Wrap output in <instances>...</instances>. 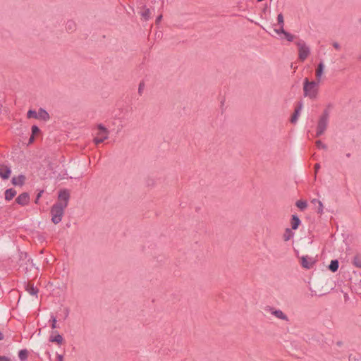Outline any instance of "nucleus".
Here are the masks:
<instances>
[{
  "mask_svg": "<svg viewBox=\"0 0 361 361\" xmlns=\"http://www.w3.org/2000/svg\"><path fill=\"white\" fill-rule=\"evenodd\" d=\"M70 198V192L67 190H60L58 200L51 209V221L54 224L61 222L63 216L64 209L67 207Z\"/></svg>",
  "mask_w": 361,
  "mask_h": 361,
  "instance_id": "1",
  "label": "nucleus"
},
{
  "mask_svg": "<svg viewBox=\"0 0 361 361\" xmlns=\"http://www.w3.org/2000/svg\"><path fill=\"white\" fill-rule=\"evenodd\" d=\"M319 85L317 81H310L307 78L304 79L303 92L305 97L311 99H315L319 93Z\"/></svg>",
  "mask_w": 361,
  "mask_h": 361,
  "instance_id": "2",
  "label": "nucleus"
},
{
  "mask_svg": "<svg viewBox=\"0 0 361 361\" xmlns=\"http://www.w3.org/2000/svg\"><path fill=\"white\" fill-rule=\"evenodd\" d=\"M298 59L301 61L306 60L310 54V47L303 41H299L296 43Z\"/></svg>",
  "mask_w": 361,
  "mask_h": 361,
  "instance_id": "3",
  "label": "nucleus"
},
{
  "mask_svg": "<svg viewBox=\"0 0 361 361\" xmlns=\"http://www.w3.org/2000/svg\"><path fill=\"white\" fill-rule=\"evenodd\" d=\"M329 116L326 112H324L319 117L317 126L316 135L317 137L324 133L328 126Z\"/></svg>",
  "mask_w": 361,
  "mask_h": 361,
  "instance_id": "4",
  "label": "nucleus"
},
{
  "mask_svg": "<svg viewBox=\"0 0 361 361\" xmlns=\"http://www.w3.org/2000/svg\"><path fill=\"white\" fill-rule=\"evenodd\" d=\"M109 137V131L103 126L99 125L97 128V133L94 138L95 145H99L106 140Z\"/></svg>",
  "mask_w": 361,
  "mask_h": 361,
  "instance_id": "5",
  "label": "nucleus"
},
{
  "mask_svg": "<svg viewBox=\"0 0 361 361\" xmlns=\"http://www.w3.org/2000/svg\"><path fill=\"white\" fill-rule=\"evenodd\" d=\"M301 266L307 269H312L316 262V259L314 257L309 256H302L300 258Z\"/></svg>",
  "mask_w": 361,
  "mask_h": 361,
  "instance_id": "6",
  "label": "nucleus"
},
{
  "mask_svg": "<svg viewBox=\"0 0 361 361\" xmlns=\"http://www.w3.org/2000/svg\"><path fill=\"white\" fill-rule=\"evenodd\" d=\"M268 312L275 317L283 320V321H288V318L287 315L281 310H277L273 307H269L267 309Z\"/></svg>",
  "mask_w": 361,
  "mask_h": 361,
  "instance_id": "7",
  "label": "nucleus"
},
{
  "mask_svg": "<svg viewBox=\"0 0 361 361\" xmlns=\"http://www.w3.org/2000/svg\"><path fill=\"white\" fill-rule=\"evenodd\" d=\"M324 68H325L324 63L323 62H320L318 64L317 68L315 70L316 80L318 82H320V81L322 80V78L323 74H324Z\"/></svg>",
  "mask_w": 361,
  "mask_h": 361,
  "instance_id": "8",
  "label": "nucleus"
},
{
  "mask_svg": "<svg viewBox=\"0 0 361 361\" xmlns=\"http://www.w3.org/2000/svg\"><path fill=\"white\" fill-rule=\"evenodd\" d=\"M29 200V196L27 193H22L16 199V201L18 204L24 206L28 204Z\"/></svg>",
  "mask_w": 361,
  "mask_h": 361,
  "instance_id": "9",
  "label": "nucleus"
},
{
  "mask_svg": "<svg viewBox=\"0 0 361 361\" xmlns=\"http://www.w3.org/2000/svg\"><path fill=\"white\" fill-rule=\"evenodd\" d=\"M11 175V170L5 165H0V176L4 179H7Z\"/></svg>",
  "mask_w": 361,
  "mask_h": 361,
  "instance_id": "10",
  "label": "nucleus"
},
{
  "mask_svg": "<svg viewBox=\"0 0 361 361\" xmlns=\"http://www.w3.org/2000/svg\"><path fill=\"white\" fill-rule=\"evenodd\" d=\"M49 341L51 342H54L58 344H61L63 339L59 334H58L57 332H53L49 337Z\"/></svg>",
  "mask_w": 361,
  "mask_h": 361,
  "instance_id": "11",
  "label": "nucleus"
},
{
  "mask_svg": "<svg viewBox=\"0 0 361 361\" xmlns=\"http://www.w3.org/2000/svg\"><path fill=\"white\" fill-rule=\"evenodd\" d=\"M25 177L23 175H20L12 178V183L16 186H21L24 184Z\"/></svg>",
  "mask_w": 361,
  "mask_h": 361,
  "instance_id": "12",
  "label": "nucleus"
},
{
  "mask_svg": "<svg viewBox=\"0 0 361 361\" xmlns=\"http://www.w3.org/2000/svg\"><path fill=\"white\" fill-rule=\"evenodd\" d=\"M37 119H40L43 121H48L49 119V114L44 109H40L37 111Z\"/></svg>",
  "mask_w": 361,
  "mask_h": 361,
  "instance_id": "13",
  "label": "nucleus"
},
{
  "mask_svg": "<svg viewBox=\"0 0 361 361\" xmlns=\"http://www.w3.org/2000/svg\"><path fill=\"white\" fill-rule=\"evenodd\" d=\"M300 224V220L295 215L292 216L291 227L293 229L296 230Z\"/></svg>",
  "mask_w": 361,
  "mask_h": 361,
  "instance_id": "14",
  "label": "nucleus"
},
{
  "mask_svg": "<svg viewBox=\"0 0 361 361\" xmlns=\"http://www.w3.org/2000/svg\"><path fill=\"white\" fill-rule=\"evenodd\" d=\"M16 195V190L13 189H8L5 192V198L6 200H11L15 197Z\"/></svg>",
  "mask_w": 361,
  "mask_h": 361,
  "instance_id": "15",
  "label": "nucleus"
},
{
  "mask_svg": "<svg viewBox=\"0 0 361 361\" xmlns=\"http://www.w3.org/2000/svg\"><path fill=\"white\" fill-rule=\"evenodd\" d=\"M329 269L332 272H336L338 269V260H332L329 266Z\"/></svg>",
  "mask_w": 361,
  "mask_h": 361,
  "instance_id": "16",
  "label": "nucleus"
},
{
  "mask_svg": "<svg viewBox=\"0 0 361 361\" xmlns=\"http://www.w3.org/2000/svg\"><path fill=\"white\" fill-rule=\"evenodd\" d=\"M151 12L150 10L146 7H144L142 8V11L141 12V16L145 20H148L150 17Z\"/></svg>",
  "mask_w": 361,
  "mask_h": 361,
  "instance_id": "17",
  "label": "nucleus"
},
{
  "mask_svg": "<svg viewBox=\"0 0 361 361\" xmlns=\"http://www.w3.org/2000/svg\"><path fill=\"white\" fill-rule=\"evenodd\" d=\"M312 203L317 204V212L319 214H322L324 208L322 202L320 200L314 199L312 201Z\"/></svg>",
  "mask_w": 361,
  "mask_h": 361,
  "instance_id": "18",
  "label": "nucleus"
},
{
  "mask_svg": "<svg viewBox=\"0 0 361 361\" xmlns=\"http://www.w3.org/2000/svg\"><path fill=\"white\" fill-rule=\"evenodd\" d=\"M295 204L301 210L305 209L307 207V202L305 200H298L296 202Z\"/></svg>",
  "mask_w": 361,
  "mask_h": 361,
  "instance_id": "19",
  "label": "nucleus"
},
{
  "mask_svg": "<svg viewBox=\"0 0 361 361\" xmlns=\"http://www.w3.org/2000/svg\"><path fill=\"white\" fill-rule=\"evenodd\" d=\"M300 107H299L298 109H295V113H294V114L293 115V116H292V118L290 119L291 123H295L297 122L298 118V117L300 116Z\"/></svg>",
  "mask_w": 361,
  "mask_h": 361,
  "instance_id": "20",
  "label": "nucleus"
},
{
  "mask_svg": "<svg viewBox=\"0 0 361 361\" xmlns=\"http://www.w3.org/2000/svg\"><path fill=\"white\" fill-rule=\"evenodd\" d=\"M27 291L32 295H35L37 293V290L31 285L27 286Z\"/></svg>",
  "mask_w": 361,
  "mask_h": 361,
  "instance_id": "21",
  "label": "nucleus"
},
{
  "mask_svg": "<svg viewBox=\"0 0 361 361\" xmlns=\"http://www.w3.org/2000/svg\"><path fill=\"white\" fill-rule=\"evenodd\" d=\"M293 237V233L290 229H287L283 235V240L285 241H288Z\"/></svg>",
  "mask_w": 361,
  "mask_h": 361,
  "instance_id": "22",
  "label": "nucleus"
},
{
  "mask_svg": "<svg viewBox=\"0 0 361 361\" xmlns=\"http://www.w3.org/2000/svg\"><path fill=\"white\" fill-rule=\"evenodd\" d=\"M283 36L285 39H286L288 42H292L294 39V35L292 34L285 31L283 34Z\"/></svg>",
  "mask_w": 361,
  "mask_h": 361,
  "instance_id": "23",
  "label": "nucleus"
},
{
  "mask_svg": "<svg viewBox=\"0 0 361 361\" xmlns=\"http://www.w3.org/2000/svg\"><path fill=\"white\" fill-rule=\"evenodd\" d=\"M27 116L28 118H34L37 119V112L34 110H29Z\"/></svg>",
  "mask_w": 361,
  "mask_h": 361,
  "instance_id": "24",
  "label": "nucleus"
},
{
  "mask_svg": "<svg viewBox=\"0 0 361 361\" xmlns=\"http://www.w3.org/2000/svg\"><path fill=\"white\" fill-rule=\"evenodd\" d=\"M278 25L284 26V18L281 13H279L277 16Z\"/></svg>",
  "mask_w": 361,
  "mask_h": 361,
  "instance_id": "25",
  "label": "nucleus"
},
{
  "mask_svg": "<svg viewBox=\"0 0 361 361\" xmlns=\"http://www.w3.org/2000/svg\"><path fill=\"white\" fill-rule=\"evenodd\" d=\"M18 356L20 360H25L27 356V351L26 350H21L18 353Z\"/></svg>",
  "mask_w": 361,
  "mask_h": 361,
  "instance_id": "26",
  "label": "nucleus"
},
{
  "mask_svg": "<svg viewBox=\"0 0 361 361\" xmlns=\"http://www.w3.org/2000/svg\"><path fill=\"white\" fill-rule=\"evenodd\" d=\"M286 30L283 29V26L279 25V28L274 29V32L278 35H283Z\"/></svg>",
  "mask_w": 361,
  "mask_h": 361,
  "instance_id": "27",
  "label": "nucleus"
},
{
  "mask_svg": "<svg viewBox=\"0 0 361 361\" xmlns=\"http://www.w3.org/2000/svg\"><path fill=\"white\" fill-rule=\"evenodd\" d=\"M39 133V128L37 126H33L32 127V135L35 136V135H37Z\"/></svg>",
  "mask_w": 361,
  "mask_h": 361,
  "instance_id": "28",
  "label": "nucleus"
},
{
  "mask_svg": "<svg viewBox=\"0 0 361 361\" xmlns=\"http://www.w3.org/2000/svg\"><path fill=\"white\" fill-rule=\"evenodd\" d=\"M353 263L357 267H361V258L355 257Z\"/></svg>",
  "mask_w": 361,
  "mask_h": 361,
  "instance_id": "29",
  "label": "nucleus"
},
{
  "mask_svg": "<svg viewBox=\"0 0 361 361\" xmlns=\"http://www.w3.org/2000/svg\"><path fill=\"white\" fill-rule=\"evenodd\" d=\"M316 145L319 149H325L326 146L324 144H323L320 140H318L316 142Z\"/></svg>",
  "mask_w": 361,
  "mask_h": 361,
  "instance_id": "30",
  "label": "nucleus"
},
{
  "mask_svg": "<svg viewBox=\"0 0 361 361\" xmlns=\"http://www.w3.org/2000/svg\"><path fill=\"white\" fill-rule=\"evenodd\" d=\"M51 328L52 329H56L57 328V325H56V318L54 317H52L51 319Z\"/></svg>",
  "mask_w": 361,
  "mask_h": 361,
  "instance_id": "31",
  "label": "nucleus"
},
{
  "mask_svg": "<svg viewBox=\"0 0 361 361\" xmlns=\"http://www.w3.org/2000/svg\"><path fill=\"white\" fill-rule=\"evenodd\" d=\"M333 47H334L336 49H340V44H339L338 42H334V43H333Z\"/></svg>",
  "mask_w": 361,
  "mask_h": 361,
  "instance_id": "32",
  "label": "nucleus"
},
{
  "mask_svg": "<svg viewBox=\"0 0 361 361\" xmlns=\"http://www.w3.org/2000/svg\"><path fill=\"white\" fill-rule=\"evenodd\" d=\"M0 361H10L8 357L0 356Z\"/></svg>",
  "mask_w": 361,
  "mask_h": 361,
  "instance_id": "33",
  "label": "nucleus"
},
{
  "mask_svg": "<svg viewBox=\"0 0 361 361\" xmlns=\"http://www.w3.org/2000/svg\"><path fill=\"white\" fill-rule=\"evenodd\" d=\"M319 168H320V166H319V164H315V166H314L315 173H317V172L318 171V170L319 169Z\"/></svg>",
  "mask_w": 361,
  "mask_h": 361,
  "instance_id": "34",
  "label": "nucleus"
},
{
  "mask_svg": "<svg viewBox=\"0 0 361 361\" xmlns=\"http://www.w3.org/2000/svg\"><path fill=\"white\" fill-rule=\"evenodd\" d=\"M35 140V135H32L30 140H29V143H32Z\"/></svg>",
  "mask_w": 361,
  "mask_h": 361,
  "instance_id": "35",
  "label": "nucleus"
},
{
  "mask_svg": "<svg viewBox=\"0 0 361 361\" xmlns=\"http://www.w3.org/2000/svg\"><path fill=\"white\" fill-rule=\"evenodd\" d=\"M57 361H63V357L60 355H57Z\"/></svg>",
  "mask_w": 361,
  "mask_h": 361,
  "instance_id": "36",
  "label": "nucleus"
},
{
  "mask_svg": "<svg viewBox=\"0 0 361 361\" xmlns=\"http://www.w3.org/2000/svg\"><path fill=\"white\" fill-rule=\"evenodd\" d=\"M4 338V336L2 334V333L0 331V341L2 340Z\"/></svg>",
  "mask_w": 361,
  "mask_h": 361,
  "instance_id": "37",
  "label": "nucleus"
},
{
  "mask_svg": "<svg viewBox=\"0 0 361 361\" xmlns=\"http://www.w3.org/2000/svg\"><path fill=\"white\" fill-rule=\"evenodd\" d=\"M161 18V16H160L158 18H157V20H160Z\"/></svg>",
  "mask_w": 361,
  "mask_h": 361,
  "instance_id": "38",
  "label": "nucleus"
}]
</instances>
